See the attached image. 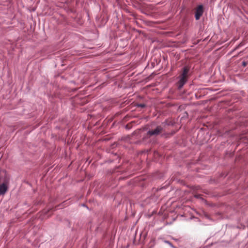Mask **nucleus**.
Here are the masks:
<instances>
[{
	"mask_svg": "<svg viewBox=\"0 0 248 248\" xmlns=\"http://www.w3.org/2000/svg\"><path fill=\"white\" fill-rule=\"evenodd\" d=\"M0 195H3L8 189L9 182V176L4 170L0 172Z\"/></svg>",
	"mask_w": 248,
	"mask_h": 248,
	"instance_id": "nucleus-1",
	"label": "nucleus"
},
{
	"mask_svg": "<svg viewBox=\"0 0 248 248\" xmlns=\"http://www.w3.org/2000/svg\"><path fill=\"white\" fill-rule=\"evenodd\" d=\"M189 68L188 66L183 68L182 73L179 76V80L177 83L178 88L181 89L186 82Z\"/></svg>",
	"mask_w": 248,
	"mask_h": 248,
	"instance_id": "nucleus-2",
	"label": "nucleus"
},
{
	"mask_svg": "<svg viewBox=\"0 0 248 248\" xmlns=\"http://www.w3.org/2000/svg\"><path fill=\"white\" fill-rule=\"evenodd\" d=\"M163 131V128L161 126H157L154 130H150L148 132L149 136H157L160 134Z\"/></svg>",
	"mask_w": 248,
	"mask_h": 248,
	"instance_id": "nucleus-3",
	"label": "nucleus"
},
{
	"mask_svg": "<svg viewBox=\"0 0 248 248\" xmlns=\"http://www.w3.org/2000/svg\"><path fill=\"white\" fill-rule=\"evenodd\" d=\"M203 13V7L202 5H200L197 6L195 11V18L196 20L200 19Z\"/></svg>",
	"mask_w": 248,
	"mask_h": 248,
	"instance_id": "nucleus-4",
	"label": "nucleus"
},
{
	"mask_svg": "<svg viewBox=\"0 0 248 248\" xmlns=\"http://www.w3.org/2000/svg\"><path fill=\"white\" fill-rule=\"evenodd\" d=\"M202 195L201 194H196L194 195V197L197 198H202L201 197Z\"/></svg>",
	"mask_w": 248,
	"mask_h": 248,
	"instance_id": "nucleus-5",
	"label": "nucleus"
},
{
	"mask_svg": "<svg viewBox=\"0 0 248 248\" xmlns=\"http://www.w3.org/2000/svg\"><path fill=\"white\" fill-rule=\"evenodd\" d=\"M139 106L141 108H144L145 105L144 104H140L139 105Z\"/></svg>",
	"mask_w": 248,
	"mask_h": 248,
	"instance_id": "nucleus-6",
	"label": "nucleus"
},
{
	"mask_svg": "<svg viewBox=\"0 0 248 248\" xmlns=\"http://www.w3.org/2000/svg\"><path fill=\"white\" fill-rule=\"evenodd\" d=\"M243 65L244 66H246L247 65V63L245 62H243Z\"/></svg>",
	"mask_w": 248,
	"mask_h": 248,
	"instance_id": "nucleus-7",
	"label": "nucleus"
},
{
	"mask_svg": "<svg viewBox=\"0 0 248 248\" xmlns=\"http://www.w3.org/2000/svg\"><path fill=\"white\" fill-rule=\"evenodd\" d=\"M166 243H168V244H169L170 246H172V244H171V243H170V242H169V241H166Z\"/></svg>",
	"mask_w": 248,
	"mask_h": 248,
	"instance_id": "nucleus-8",
	"label": "nucleus"
}]
</instances>
